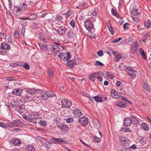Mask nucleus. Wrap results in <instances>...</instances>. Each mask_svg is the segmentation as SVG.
I'll return each instance as SVG.
<instances>
[{
  "mask_svg": "<svg viewBox=\"0 0 151 151\" xmlns=\"http://www.w3.org/2000/svg\"><path fill=\"white\" fill-rule=\"evenodd\" d=\"M60 47L62 46L60 45V43L54 42L53 45L50 47L51 52L54 54H57L60 52Z\"/></svg>",
  "mask_w": 151,
  "mask_h": 151,
  "instance_id": "f257e3e1",
  "label": "nucleus"
},
{
  "mask_svg": "<svg viewBox=\"0 0 151 151\" xmlns=\"http://www.w3.org/2000/svg\"><path fill=\"white\" fill-rule=\"evenodd\" d=\"M61 103L62 107L65 108H70L72 104L70 101L66 99H63Z\"/></svg>",
  "mask_w": 151,
  "mask_h": 151,
  "instance_id": "f03ea898",
  "label": "nucleus"
},
{
  "mask_svg": "<svg viewBox=\"0 0 151 151\" xmlns=\"http://www.w3.org/2000/svg\"><path fill=\"white\" fill-rule=\"evenodd\" d=\"M59 58L63 60H67L68 59H70L71 55L69 52L66 53H61L58 55Z\"/></svg>",
  "mask_w": 151,
  "mask_h": 151,
  "instance_id": "7ed1b4c3",
  "label": "nucleus"
},
{
  "mask_svg": "<svg viewBox=\"0 0 151 151\" xmlns=\"http://www.w3.org/2000/svg\"><path fill=\"white\" fill-rule=\"evenodd\" d=\"M67 30V29L65 27L62 26L59 27L56 31L60 35H62L65 34Z\"/></svg>",
  "mask_w": 151,
  "mask_h": 151,
  "instance_id": "20e7f679",
  "label": "nucleus"
},
{
  "mask_svg": "<svg viewBox=\"0 0 151 151\" xmlns=\"http://www.w3.org/2000/svg\"><path fill=\"white\" fill-rule=\"evenodd\" d=\"M52 140V142L55 144H60L62 143L65 144L67 143L66 141L61 138H53Z\"/></svg>",
  "mask_w": 151,
  "mask_h": 151,
  "instance_id": "39448f33",
  "label": "nucleus"
},
{
  "mask_svg": "<svg viewBox=\"0 0 151 151\" xmlns=\"http://www.w3.org/2000/svg\"><path fill=\"white\" fill-rule=\"evenodd\" d=\"M84 26L88 30H91L93 28L92 24L89 20L86 21L85 22Z\"/></svg>",
  "mask_w": 151,
  "mask_h": 151,
  "instance_id": "423d86ee",
  "label": "nucleus"
},
{
  "mask_svg": "<svg viewBox=\"0 0 151 151\" xmlns=\"http://www.w3.org/2000/svg\"><path fill=\"white\" fill-rule=\"evenodd\" d=\"M138 47V44L137 41L135 42L132 44L131 48V51L132 52L135 54L136 53Z\"/></svg>",
  "mask_w": 151,
  "mask_h": 151,
  "instance_id": "0eeeda50",
  "label": "nucleus"
},
{
  "mask_svg": "<svg viewBox=\"0 0 151 151\" xmlns=\"http://www.w3.org/2000/svg\"><path fill=\"white\" fill-rule=\"evenodd\" d=\"M21 123L18 121H15L14 122H10L9 125L10 127H18L20 126Z\"/></svg>",
  "mask_w": 151,
  "mask_h": 151,
  "instance_id": "6e6552de",
  "label": "nucleus"
},
{
  "mask_svg": "<svg viewBox=\"0 0 151 151\" xmlns=\"http://www.w3.org/2000/svg\"><path fill=\"white\" fill-rule=\"evenodd\" d=\"M124 125L126 127L129 126L132 123V120L129 117L124 118Z\"/></svg>",
  "mask_w": 151,
  "mask_h": 151,
  "instance_id": "1a4fd4ad",
  "label": "nucleus"
},
{
  "mask_svg": "<svg viewBox=\"0 0 151 151\" xmlns=\"http://www.w3.org/2000/svg\"><path fill=\"white\" fill-rule=\"evenodd\" d=\"M26 92L29 94L32 95L34 94L39 93L40 92V90L39 89L35 90V89L28 88L26 90Z\"/></svg>",
  "mask_w": 151,
  "mask_h": 151,
  "instance_id": "9d476101",
  "label": "nucleus"
},
{
  "mask_svg": "<svg viewBox=\"0 0 151 151\" xmlns=\"http://www.w3.org/2000/svg\"><path fill=\"white\" fill-rule=\"evenodd\" d=\"M45 95L47 96V98H52L54 97H56L55 93L53 91H45Z\"/></svg>",
  "mask_w": 151,
  "mask_h": 151,
  "instance_id": "9b49d317",
  "label": "nucleus"
},
{
  "mask_svg": "<svg viewBox=\"0 0 151 151\" xmlns=\"http://www.w3.org/2000/svg\"><path fill=\"white\" fill-rule=\"evenodd\" d=\"M23 90L20 89H14L12 90V93L15 95L21 96L22 94Z\"/></svg>",
  "mask_w": 151,
  "mask_h": 151,
  "instance_id": "f8f14e48",
  "label": "nucleus"
},
{
  "mask_svg": "<svg viewBox=\"0 0 151 151\" xmlns=\"http://www.w3.org/2000/svg\"><path fill=\"white\" fill-rule=\"evenodd\" d=\"M80 124L82 126H85L88 123V119L85 117H82L78 120Z\"/></svg>",
  "mask_w": 151,
  "mask_h": 151,
  "instance_id": "ddd939ff",
  "label": "nucleus"
},
{
  "mask_svg": "<svg viewBox=\"0 0 151 151\" xmlns=\"http://www.w3.org/2000/svg\"><path fill=\"white\" fill-rule=\"evenodd\" d=\"M11 142L15 146H19L21 144V142L19 139L15 138L12 139Z\"/></svg>",
  "mask_w": 151,
  "mask_h": 151,
  "instance_id": "4468645a",
  "label": "nucleus"
},
{
  "mask_svg": "<svg viewBox=\"0 0 151 151\" xmlns=\"http://www.w3.org/2000/svg\"><path fill=\"white\" fill-rule=\"evenodd\" d=\"M29 117H30L31 119H37L39 117V115L38 112H32L29 114Z\"/></svg>",
  "mask_w": 151,
  "mask_h": 151,
  "instance_id": "2eb2a0df",
  "label": "nucleus"
},
{
  "mask_svg": "<svg viewBox=\"0 0 151 151\" xmlns=\"http://www.w3.org/2000/svg\"><path fill=\"white\" fill-rule=\"evenodd\" d=\"M73 114L76 117H80L81 114V111L77 109H75L73 111Z\"/></svg>",
  "mask_w": 151,
  "mask_h": 151,
  "instance_id": "dca6fc26",
  "label": "nucleus"
},
{
  "mask_svg": "<svg viewBox=\"0 0 151 151\" xmlns=\"http://www.w3.org/2000/svg\"><path fill=\"white\" fill-rule=\"evenodd\" d=\"M114 55L115 56V60L116 62L118 61L122 58L121 55L118 52L114 51Z\"/></svg>",
  "mask_w": 151,
  "mask_h": 151,
  "instance_id": "f3484780",
  "label": "nucleus"
},
{
  "mask_svg": "<svg viewBox=\"0 0 151 151\" xmlns=\"http://www.w3.org/2000/svg\"><path fill=\"white\" fill-rule=\"evenodd\" d=\"M75 65H76L73 60H71L68 61L66 63V65L67 67L70 68H72L74 67Z\"/></svg>",
  "mask_w": 151,
  "mask_h": 151,
  "instance_id": "a211bd4d",
  "label": "nucleus"
},
{
  "mask_svg": "<svg viewBox=\"0 0 151 151\" xmlns=\"http://www.w3.org/2000/svg\"><path fill=\"white\" fill-rule=\"evenodd\" d=\"M75 36V34L73 32L72 30H70L67 33L66 37L70 39L73 38Z\"/></svg>",
  "mask_w": 151,
  "mask_h": 151,
  "instance_id": "6ab92c4d",
  "label": "nucleus"
},
{
  "mask_svg": "<svg viewBox=\"0 0 151 151\" xmlns=\"http://www.w3.org/2000/svg\"><path fill=\"white\" fill-rule=\"evenodd\" d=\"M116 105L119 107L123 108L127 106V104L123 102L118 101L117 102Z\"/></svg>",
  "mask_w": 151,
  "mask_h": 151,
  "instance_id": "aec40b11",
  "label": "nucleus"
},
{
  "mask_svg": "<svg viewBox=\"0 0 151 151\" xmlns=\"http://www.w3.org/2000/svg\"><path fill=\"white\" fill-rule=\"evenodd\" d=\"M60 129L62 131L66 132L68 130V126L65 124H63L60 127H59Z\"/></svg>",
  "mask_w": 151,
  "mask_h": 151,
  "instance_id": "412c9836",
  "label": "nucleus"
},
{
  "mask_svg": "<svg viewBox=\"0 0 151 151\" xmlns=\"http://www.w3.org/2000/svg\"><path fill=\"white\" fill-rule=\"evenodd\" d=\"M1 49L4 50L8 49L10 47L9 45L6 43H3L1 45Z\"/></svg>",
  "mask_w": 151,
  "mask_h": 151,
  "instance_id": "4be33fe9",
  "label": "nucleus"
},
{
  "mask_svg": "<svg viewBox=\"0 0 151 151\" xmlns=\"http://www.w3.org/2000/svg\"><path fill=\"white\" fill-rule=\"evenodd\" d=\"M141 128L144 130L145 131H148L149 129V127L147 124L145 123H142L141 124Z\"/></svg>",
  "mask_w": 151,
  "mask_h": 151,
  "instance_id": "5701e85b",
  "label": "nucleus"
},
{
  "mask_svg": "<svg viewBox=\"0 0 151 151\" xmlns=\"http://www.w3.org/2000/svg\"><path fill=\"white\" fill-rule=\"evenodd\" d=\"M143 87L144 89L147 91H150V88L147 82L145 81L143 83Z\"/></svg>",
  "mask_w": 151,
  "mask_h": 151,
  "instance_id": "b1692460",
  "label": "nucleus"
},
{
  "mask_svg": "<svg viewBox=\"0 0 151 151\" xmlns=\"http://www.w3.org/2000/svg\"><path fill=\"white\" fill-rule=\"evenodd\" d=\"M40 49L42 51H45L48 49V47L46 44H40L39 45Z\"/></svg>",
  "mask_w": 151,
  "mask_h": 151,
  "instance_id": "393cba45",
  "label": "nucleus"
},
{
  "mask_svg": "<svg viewBox=\"0 0 151 151\" xmlns=\"http://www.w3.org/2000/svg\"><path fill=\"white\" fill-rule=\"evenodd\" d=\"M19 30L18 29H16L14 30L13 35L14 37L18 38L19 37L20 35L19 34Z\"/></svg>",
  "mask_w": 151,
  "mask_h": 151,
  "instance_id": "a878e982",
  "label": "nucleus"
},
{
  "mask_svg": "<svg viewBox=\"0 0 151 151\" xmlns=\"http://www.w3.org/2000/svg\"><path fill=\"white\" fill-rule=\"evenodd\" d=\"M107 25L109 30L111 32V34L113 35V29L111 26L110 21H108L107 22Z\"/></svg>",
  "mask_w": 151,
  "mask_h": 151,
  "instance_id": "bb28decb",
  "label": "nucleus"
},
{
  "mask_svg": "<svg viewBox=\"0 0 151 151\" xmlns=\"http://www.w3.org/2000/svg\"><path fill=\"white\" fill-rule=\"evenodd\" d=\"M96 73H92L89 75V79L91 81L94 82L95 80V77Z\"/></svg>",
  "mask_w": 151,
  "mask_h": 151,
  "instance_id": "cd10ccee",
  "label": "nucleus"
},
{
  "mask_svg": "<svg viewBox=\"0 0 151 151\" xmlns=\"http://www.w3.org/2000/svg\"><path fill=\"white\" fill-rule=\"evenodd\" d=\"M20 102L21 101L19 99H17L13 100L11 104H12V105L14 106H16L19 104Z\"/></svg>",
  "mask_w": 151,
  "mask_h": 151,
  "instance_id": "c85d7f7f",
  "label": "nucleus"
},
{
  "mask_svg": "<svg viewBox=\"0 0 151 151\" xmlns=\"http://www.w3.org/2000/svg\"><path fill=\"white\" fill-rule=\"evenodd\" d=\"M39 97L42 100L44 101H47L48 100L47 96H46L45 93H42L40 94L39 96Z\"/></svg>",
  "mask_w": 151,
  "mask_h": 151,
  "instance_id": "c756f323",
  "label": "nucleus"
},
{
  "mask_svg": "<svg viewBox=\"0 0 151 151\" xmlns=\"http://www.w3.org/2000/svg\"><path fill=\"white\" fill-rule=\"evenodd\" d=\"M25 151H35V149L33 146L29 145L25 148Z\"/></svg>",
  "mask_w": 151,
  "mask_h": 151,
  "instance_id": "7c9ffc66",
  "label": "nucleus"
},
{
  "mask_svg": "<svg viewBox=\"0 0 151 151\" xmlns=\"http://www.w3.org/2000/svg\"><path fill=\"white\" fill-rule=\"evenodd\" d=\"M23 99L25 102H29L32 100V98L31 97L27 95L24 96Z\"/></svg>",
  "mask_w": 151,
  "mask_h": 151,
  "instance_id": "2f4dec72",
  "label": "nucleus"
},
{
  "mask_svg": "<svg viewBox=\"0 0 151 151\" xmlns=\"http://www.w3.org/2000/svg\"><path fill=\"white\" fill-rule=\"evenodd\" d=\"M139 52L144 59L145 60H146L147 59V56L144 50L142 48H140L139 49Z\"/></svg>",
  "mask_w": 151,
  "mask_h": 151,
  "instance_id": "473e14b6",
  "label": "nucleus"
},
{
  "mask_svg": "<svg viewBox=\"0 0 151 151\" xmlns=\"http://www.w3.org/2000/svg\"><path fill=\"white\" fill-rule=\"evenodd\" d=\"M38 124L41 126L43 127H46L47 125V123L45 120H41L38 122Z\"/></svg>",
  "mask_w": 151,
  "mask_h": 151,
  "instance_id": "72a5a7b5",
  "label": "nucleus"
},
{
  "mask_svg": "<svg viewBox=\"0 0 151 151\" xmlns=\"http://www.w3.org/2000/svg\"><path fill=\"white\" fill-rule=\"evenodd\" d=\"M48 76L49 78H51L53 76L54 72L53 70L51 69H49L47 70Z\"/></svg>",
  "mask_w": 151,
  "mask_h": 151,
  "instance_id": "f704fd0d",
  "label": "nucleus"
},
{
  "mask_svg": "<svg viewBox=\"0 0 151 151\" xmlns=\"http://www.w3.org/2000/svg\"><path fill=\"white\" fill-rule=\"evenodd\" d=\"M121 131L123 132H132V130L130 129L129 128L127 127H124L122 128L121 129Z\"/></svg>",
  "mask_w": 151,
  "mask_h": 151,
  "instance_id": "c9c22d12",
  "label": "nucleus"
},
{
  "mask_svg": "<svg viewBox=\"0 0 151 151\" xmlns=\"http://www.w3.org/2000/svg\"><path fill=\"white\" fill-rule=\"evenodd\" d=\"M131 12L132 14L134 15H137L138 14V10L135 8H133L132 9H131Z\"/></svg>",
  "mask_w": 151,
  "mask_h": 151,
  "instance_id": "e433bc0d",
  "label": "nucleus"
},
{
  "mask_svg": "<svg viewBox=\"0 0 151 151\" xmlns=\"http://www.w3.org/2000/svg\"><path fill=\"white\" fill-rule=\"evenodd\" d=\"M150 35L151 34L149 33H147L144 35L142 37V41L143 42H145L146 41L147 37L150 36Z\"/></svg>",
  "mask_w": 151,
  "mask_h": 151,
  "instance_id": "4c0bfd02",
  "label": "nucleus"
},
{
  "mask_svg": "<svg viewBox=\"0 0 151 151\" xmlns=\"http://www.w3.org/2000/svg\"><path fill=\"white\" fill-rule=\"evenodd\" d=\"M22 117L27 121L30 122H32V120L31 118L29 117V114L28 116L27 115L25 114H23L22 115Z\"/></svg>",
  "mask_w": 151,
  "mask_h": 151,
  "instance_id": "58836bf2",
  "label": "nucleus"
},
{
  "mask_svg": "<svg viewBox=\"0 0 151 151\" xmlns=\"http://www.w3.org/2000/svg\"><path fill=\"white\" fill-rule=\"evenodd\" d=\"M93 142L95 143L99 142L101 140V138L97 137L96 136L93 137Z\"/></svg>",
  "mask_w": 151,
  "mask_h": 151,
  "instance_id": "ea45409f",
  "label": "nucleus"
},
{
  "mask_svg": "<svg viewBox=\"0 0 151 151\" xmlns=\"http://www.w3.org/2000/svg\"><path fill=\"white\" fill-rule=\"evenodd\" d=\"M30 20H34L36 19L37 17V15L35 14H32L29 15Z\"/></svg>",
  "mask_w": 151,
  "mask_h": 151,
  "instance_id": "a19ab883",
  "label": "nucleus"
},
{
  "mask_svg": "<svg viewBox=\"0 0 151 151\" xmlns=\"http://www.w3.org/2000/svg\"><path fill=\"white\" fill-rule=\"evenodd\" d=\"M104 75L107 78L109 79H112L113 78V76L111 73L106 72Z\"/></svg>",
  "mask_w": 151,
  "mask_h": 151,
  "instance_id": "79ce46f5",
  "label": "nucleus"
},
{
  "mask_svg": "<svg viewBox=\"0 0 151 151\" xmlns=\"http://www.w3.org/2000/svg\"><path fill=\"white\" fill-rule=\"evenodd\" d=\"M120 141L121 143L123 145L126 144L128 142V140L127 138L124 137L121 138Z\"/></svg>",
  "mask_w": 151,
  "mask_h": 151,
  "instance_id": "37998d69",
  "label": "nucleus"
},
{
  "mask_svg": "<svg viewBox=\"0 0 151 151\" xmlns=\"http://www.w3.org/2000/svg\"><path fill=\"white\" fill-rule=\"evenodd\" d=\"M66 121L68 123H71L73 122V117H68L66 119Z\"/></svg>",
  "mask_w": 151,
  "mask_h": 151,
  "instance_id": "c03bdc74",
  "label": "nucleus"
},
{
  "mask_svg": "<svg viewBox=\"0 0 151 151\" xmlns=\"http://www.w3.org/2000/svg\"><path fill=\"white\" fill-rule=\"evenodd\" d=\"M136 71H135V72H128V74L130 75L131 77H132L133 78H135L136 76Z\"/></svg>",
  "mask_w": 151,
  "mask_h": 151,
  "instance_id": "a18cd8bd",
  "label": "nucleus"
},
{
  "mask_svg": "<svg viewBox=\"0 0 151 151\" xmlns=\"http://www.w3.org/2000/svg\"><path fill=\"white\" fill-rule=\"evenodd\" d=\"M126 69L128 71H129V72H135L136 71V70L134 69L132 67H127L126 68Z\"/></svg>",
  "mask_w": 151,
  "mask_h": 151,
  "instance_id": "49530a36",
  "label": "nucleus"
},
{
  "mask_svg": "<svg viewBox=\"0 0 151 151\" xmlns=\"http://www.w3.org/2000/svg\"><path fill=\"white\" fill-rule=\"evenodd\" d=\"M114 99H120V96L118 94L117 92L114 89Z\"/></svg>",
  "mask_w": 151,
  "mask_h": 151,
  "instance_id": "de8ad7c7",
  "label": "nucleus"
},
{
  "mask_svg": "<svg viewBox=\"0 0 151 151\" xmlns=\"http://www.w3.org/2000/svg\"><path fill=\"white\" fill-rule=\"evenodd\" d=\"M93 98L96 102H102V99L100 97L96 96L93 97Z\"/></svg>",
  "mask_w": 151,
  "mask_h": 151,
  "instance_id": "09e8293b",
  "label": "nucleus"
},
{
  "mask_svg": "<svg viewBox=\"0 0 151 151\" xmlns=\"http://www.w3.org/2000/svg\"><path fill=\"white\" fill-rule=\"evenodd\" d=\"M88 36L89 37L91 38H93L95 39L96 37V35L92 33H89L88 34Z\"/></svg>",
  "mask_w": 151,
  "mask_h": 151,
  "instance_id": "8fccbe9b",
  "label": "nucleus"
},
{
  "mask_svg": "<svg viewBox=\"0 0 151 151\" xmlns=\"http://www.w3.org/2000/svg\"><path fill=\"white\" fill-rule=\"evenodd\" d=\"M89 15L95 16L96 15V12L95 11H92V12H90L88 13Z\"/></svg>",
  "mask_w": 151,
  "mask_h": 151,
  "instance_id": "3c124183",
  "label": "nucleus"
},
{
  "mask_svg": "<svg viewBox=\"0 0 151 151\" xmlns=\"http://www.w3.org/2000/svg\"><path fill=\"white\" fill-rule=\"evenodd\" d=\"M98 74L99 75L98 76V80L100 81H102V79L101 76H104V74L101 73L100 75H99V73H98Z\"/></svg>",
  "mask_w": 151,
  "mask_h": 151,
  "instance_id": "603ef678",
  "label": "nucleus"
},
{
  "mask_svg": "<svg viewBox=\"0 0 151 151\" xmlns=\"http://www.w3.org/2000/svg\"><path fill=\"white\" fill-rule=\"evenodd\" d=\"M95 65L98 66H103L104 64L100 62L97 61L95 62Z\"/></svg>",
  "mask_w": 151,
  "mask_h": 151,
  "instance_id": "864d4df0",
  "label": "nucleus"
},
{
  "mask_svg": "<svg viewBox=\"0 0 151 151\" xmlns=\"http://www.w3.org/2000/svg\"><path fill=\"white\" fill-rule=\"evenodd\" d=\"M6 38V35L3 33L0 32V38L1 39H5Z\"/></svg>",
  "mask_w": 151,
  "mask_h": 151,
  "instance_id": "5fc2aeb1",
  "label": "nucleus"
},
{
  "mask_svg": "<svg viewBox=\"0 0 151 151\" xmlns=\"http://www.w3.org/2000/svg\"><path fill=\"white\" fill-rule=\"evenodd\" d=\"M145 26L147 28H149L150 27V25H151V23H150V22L149 21V23L145 22L144 23Z\"/></svg>",
  "mask_w": 151,
  "mask_h": 151,
  "instance_id": "6e6d98bb",
  "label": "nucleus"
},
{
  "mask_svg": "<svg viewBox=\"0 0 151 151\" xmlns=\"http://www.w3.org/2000/svg\"><path fill=\"white\" fill-rule=\"evenodd\" d=\"M24 108L21 106H19V107L18 109V111L20 113H22L24 111Z\"/></svg>",
  "mask_w": 151,
  "mask_h": 151,
  "instance_id": "4d7b16f0",
  "label": "nucleus"
},
{
  "mask_svg": "<svg viewBox=\"0 0 151 151\" xmlns=\"http://www.w3.org/2000/svg\"><path fill=\"white\" fill-rule=\"evenodd\" d=\"M129 24L128 22H126L124 24L123 27L124 30H126L128 29V27L127 26Z\"/></svg>",
  "mask_w": 151,
  "mask_h": 151,
  "instance_id": "13d9d810",
  "label": "nucleus"
},
{
  "mask_svg": "<svg viewBox=\"0 0 151 151\" xmlns=\"http://www.w3.org/2000/svg\"><path fill=\"white\" fill-rule=\"evenodd\" d=\"M23 66L24 68L26 70H28L29 68V66L27 63H24Z\"/></svg>",
  "mask_w": 151,
  "mask_h": 151,
  "instance_id": "bf43d9fd",
  "label": "nucleus"
},
{
  "mask_svg": "<svg viewBox=\"0 0 151 151\" xmlns=\"http://www.w3.org/2000/svg\"><path fill=\"white\" fill-rule=\"evenodd\" d=\"M70 26L73 28H74L75 27V24L74 21L73 20H71L70 22Z\"/></svg>",
  "mask_w": 151,
  "mask_h": 151,
  "instance_id": "052dcab7",
  "label": "nucleus"
},
{
  "mask_svg": "<svg viewBox=\"0 0 151 151\" xmlns=\"http://www.w3.org/2000/svg\"><path fill=\"white\" fill-rule=\"evenodd\" d=\"M55 20L57 21H60L62 20V17L58 15L55 18Z\"/></svg>",
  "mask_w": 151,
  "mask_h": 151,
  "instance_id": "680f3d73",
  "label": "nucleus"
},
{
  "mask_svg": "<svg viewBox=\"0 0 151 151\" xmlns=\"http://www.w3.org/2000/svg\"><path fill=\"white\" fill-rule=\"evenodd\" d=\"M130 118V119H131L132 120V122L133 121V122H135L136 120L137 121L136 117L135 116H134L133 115L131 116Z\"/></svg>",
  "mask_w": 151,
  "mask_h": 151,
  "instance_id": "e2e57ef3",
  "label": "nucleus"
},
{
  "mask_svg": "<svg viewBox=\"0 0 151 151\" xmlns=\"http://www.w3.org/2000/svg\"><path fill=\"white\" fill-rule=\"evenodd\" d=\"M8 42L9 43H12V37L9 36L7 39Z\"/></svg>",
  "mask_w": 151,
  "mask_h": 151,
  "instance_id": "0e129e2a",
  "label": "nucleus"
},
{
  "mask_svg": "<svg viewBox=\"0 0 151 151\" xmlns=\"http://www.w3.org/2000/svg\"><path fill=\"white\" fill-rule=\"evenodd\" d=\"M97 55L100 56H102L103 55V51L102 50H99L97 52Z\"/></svg>",
  "mask_w": 151,
  "mask_h": 151,
  "instance_id": "69168bd1",
  "label": "nucleus"
},
{
  "mask_svg": "<svg viewBox=\"0 0 151 151\" xmlns=\"http://www.w3.org/2000/svg\"><path fill=\"white\" fill-rule=\"evenodd\" d=\"M114 16L117 17V18H118L119 17V15L117 12L116 11H115L114 9Z\"/></svg>",
  "mask_w": 151,
  "mask_h": 151,
  "instance_id": "338daca9",
  "label": "nucleus"
},
{
  "mask_svg": "<svg viewBox=\"0 0 151 151\" xmlns=\"http://www.w3.org/2000/svg\"><path fill=\"white\" fill-rule=\"evenodd\" d=\"M82 95L87 97V98H89L90 99H91V97L90 96H89L88 94L87 93H85V92H84V93H82Z\"/></svg>",
  "mask_w": 151,
  "mask_h": 151,
  "instance_id": "774afa93",
  "label": "nucleus"
}]
</instances>
